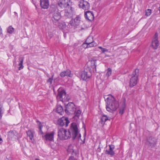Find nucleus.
<instances>
[{"instance_id":"a19ab883","label":"nucleus","mask_w":160,"mask_h":160,"mask_svg":"<svg viewBox=\"0 0 160 160\" xmlns=\"http://www.w3.org/2000/svg\"><path fill=\"white\" fill-rule=\"evenodd\" d=\"M65 124H66V122L65 121L63 122V126L65 125Z\"/></svg>"},{"instance_id":"a211bd4d","label":"nucleus","mask_w":160,"mask_h":160,"mask_svg":"<svg viewBox=\"0 0 160 160\" xmlns=\"http://www.w3.org/2000/svg\"><path fill=\"white\" fill-rule=\"evenodd\" d=\"M60 76L62 78L66 76L72 77V75L71 74L70 70L68 69L66 71H64L61 72L60 74Z\"/></svg>"},{"instance_id":"412c9836","label":"nucleus","mask_w":160,"mask_h":160,"mask_svg":"<svg viewBox=\"0 0 160 160\" xmlns=\"http://www.w3.org/2000/svg\"><path fill=\"white\" fill-rule=\"evenodd\" d=\"M56 112L60 115H62L63 113V110L62 107L60 105H57Z\"/></svg>"},{"instance_id":"c9c22d12","label":"nucleus","mask_w":160,"mask_h":160,"mask_svg":"<svg viewBox=\"0 0 160 160\" xmlns=\"http://www.w3.org/2000/svg\"><path fill=\"white\" fill-rule=\"evenodd\" d=\"M82 46L83 48H88V44L87 43H84L82 45Z\"/></svg>"},{"instance_id":"1a4fd4ad","label":"nucleus","mask_w":160,"mask_h":160,"mask_svg":"<svg viewBox=\"0 0 160 160\" xmlns=\"http://www.w3.org/2000/svg\"><path fill=\"white\" fill-rule=\"evenodd\" d=\"M71 3L70 0H59L58 2V5L62 8H67Z\"/></svg>"},{"instance_id":"a878e982","label":"nucleus","mask_w":160,"mask_h":160,"mask_svg":"<svg viewBox=\"0 0 160 160\" xmlns=\"http://www.w3.org/2000/svg\"><path fill=\"white\" fill-rule=\"evenodd\" d=\"M152 13V10L151 9H148L145 11V16L148 17L150 16Z\"/></svg>"},{"instance_id":"79ce46f5","label":"nucleus","mask_w":160,"mask_h":160,"mask_svg":"<svg viewBox=\"0 0 160 160\" xmlns=\"http://www.w3.org/2000/svg\"><path fill=\"white\" fill-rule=\"evenodd\" d=\"M159 12H160V5L159 7Z\"/></svg>"},{"instance_id":"f257e3e1","label":"nucleus","mask_w":160,"mask_h":160,"mask_svg":"<svg viewBox=\"0 0 160 160\" xmlns=\"http://www.w3.org/2000/svg\"><path fill=\"white\" fill-rule=\"evenodd\" d=\"M79 132L76 123H72L70 128L67 131L63 128H58V136L60 140H66L72 137L73 140L75 139L78 134Z\"/></svg>"},{"instance_id":"7ed1b4c3","label":"nucleus","mask_w":160,"mask_h":160,"mask_svg":"<svg viewBox=\"0 0 160 160\" xmlns=\"http://www.w3.org/2000/svg\"><path fill=\"white\" fill-rule=\"evenodd\" d=\"M61 17L60 13L57 11H55L52 17V21L54 24L58 26L60 29H63L65 28L66 26L64 22L60 23L59 21Z\"/></svg>"},{"instance_id":"f704fd0d","label":"nucleus","mask_w":160,"mask_h":160,"mask_svg":"<svg viewBox=\"0 0 160 160\" xmlns=\"http://www.w3.org/2000/svg\"><path fill=\"white\" fill-rule=\"evenodd\" d=\"M53 80V76L51 78H49L47 80V82L50 83V84H51L52 83V81Z\"/></svg>"},{"instance_id":"dca6fc26","label":"nucleus","mask_w":160,"mask_h":160,"mask_svg":"<svg viewBox=\"0 0 160 160\" xmlns=\"http://www.w3.org/2000/svg\"><path fill=\"white\" fill-rule=\"evenodd\" d=\"M40 5L42 8L48 9L49 6L48 0H40Z\"/></svg>"},{"instance_id":"37998d69","label":"nucleus","mask_w":160,"mask_h":160,"mask_svg":"<svg viewBox=\"0 0 160 160\" xmlns=\"http://www.w3.org/2000/svg\"><path fill=\"white\" fill-rule=\"evenodd\" d=\"M81 134H79V136H78V137H79V138H80V137H81Z\"/></svg>"},{"instance_id":"4468645a","label":"nucleus","mask_w":160,"mask_h":160,"mask_svg":"<svg viewBox=\"0 0 160 160\" xmlns=\"http://www.w3.org/2000/svg\"><path fill=\"white\" fill-rule=\"evenodd\" d=\"M79 6L85 10H88L90 8V5L88 2L84 0H81L79 4Z\"/></svg>"},{"instance_id":"e433bc0d","label":"nucleus","mask_w":160,"mask_h":160,"mask_svg":"<svg viewBox=\"0 0 160 160\" xmlns=\"http://www.w3.org/2000/svg\"><path fill=\"white\" fill-rule=\"evenodd\" d=\"M68 160H77L73 156H71L69 157Z\"/></svg>"},{"instance_id":"bb28decb","label":"nucleus","mask_w":160,"mask_h":160,"mask_svg":"<svg viewBox=\"0 0 160 160\" xmlns=\"http://www.w3.org/2000/svg\"><path fill=\"white\" fill-rule=\"evenodd\" d=\"M14 31V28L12 26L8 27L7 30V32L10 34H12Z\"/></svg>"},{"instance_id":"9b49d317","label":"nucleus","mask_w":160,"mask_h":160,"mask_svg":"<svg viewBox=\"0 0 160 160\" xmlns=\"http://www.w3.org/2000/svg\"><path fill=\"white\" fill-rule=\"evenodd\" d=\"M66 122V124H65V127H67L70 123V122L68 119V118L62 117V118L58 120L57 123L58 124L61 126H63V122Z\"/></svg>"},{"instance_id":"f03ea898","label":"nucleus","mask_w":160,"mask_h":160,"mask_svg":"<svg viewBox=\"0 0 160 160\" xmlns=\"http://www.w3.org/2000/svg\"><path fill=\"white\" fill-rule=\"evenodd\" d=\"M107 98L106 105L107 110L110 112L115 111L118 108L119 104L114 98L111 95H109Z\"/></svg>"},{"instance_id":"f3484780","label":"nucleus","mask_w":160,"mask_h":160,"mask_svg":"<svg viewBox=\"0 0 160 160\" xmlns=\"http://www.w3.org/2000/svg\"><path fill=\"white\" fill-rule=\"evenodd\" d=\"M109 150H106L105 151V153L106 154L110 155L111 156H113L115 154V152L113 150L114 148V145L111 144L109 145Z\"/></svg>"},{"instance_id":"2eb2a0df","label":"nucleus","mask_w":160,"mask_h":160,"mask_svg":"<svg viewBox=\"0 0 160 160\" xmlns=\"http://www.w3.org/2000/svg\"><path fill=\"white\" fill-rule=\"evenodd\" d=\"M85 17L86 19L89 21H92L94 18V14L92 12L88 11L85 12Z\"/></svg>"},{"instance_id":"cd10ccee","label":"nucleus","mask_w":160,"mask_h":160,"mask_svg":"<svg viewBox=\"0 0 160 160\" xmlns=\"http://www.w3.org/2000/svg\"><path fill=\"white\" fill-rule=\"evenodd\" d=\"M112 73V69L110 68H108L107 69V72L106 74V76L107 77H109L110 76Z\"/></svg>"},{"instance_id":"ddd939ff","label":"nucleus","mask_w":160,"mask_h":160,"mask_svg":"<svg viewBox=\"0 0 160 160\" xmlns=\"http://www.w3.org/2000/svg\"><path fill=\"white\" fill-rule=\"evenodd\" d=\"M81 78L84 80H86L91 76V74L90 71L84 70L81 72Z\"/></svg>"},{"instance_id":"20e7f679","label":"nucleus","mask_w":160,"mask_h":160,"mask_svg":"<svg viewBox=\"0 0 160 160\" xmlns=\"http://www.w3.org/2000/svg\"><path fill=\"white\" fill-rule=\"evenodd\" d=\"M139 69H137L132 74L129 83L130 86L131 87H133L137 84L139 76Z\"/></svg>"},{"instance_id":"7c9ffc66","label":"nucleus","mask_w":160,"mask_h":160,"mask_svg":"<svg viewBox=\"0 0 160 160\" xmlns=\"http://www.w3.org/2000/svg\"><path fill=\"white\" fill-rule=\"evenodd\" d=\"M3 113L2 107L0 105V119L2 118V114Z\"/></svg>"},{"instance_id":"c756f323","label":"nucleus","mask_w":160,"mask_h":160,"mask_svg":"<svg viewBox=\"0 0 160 160\" xmlns=\"http://www.w3.org/2000/svg\"><path fill=\"white\" fill-rule=\"evenodd\" d=\"M65 97H64L63 98V101H69V100L70 99V97L68 95H67L66 94V95H65Z\"/></svg>"},{"instance_id":"c03bdc74","label":"nucleus","mask_w":160,"mask_h":160,"mask_svg":"<svg viewBox=\"0 0 160 160\" xmlns=\"http://www.w3.org/2000/svg\"><path fill=\"white\" fill-rule=\"evenodd\" d=\"M106 56L108 57V55H106Z\"/></svg>"},{"instance_id":"0eeeda50","label":"nucleus","mask_w":160,"mask_h":160,"mask_svg":"<svg viewBox=\"0 0 160 160\" xmlns=\"http://www.w3.org/2000/svg\"><path fill=\"white\" fill-rule=\"evenodd\" d=\"M58 93L57 97V101H60L63 102V98L65 97L66 95V92L62 88H59L58 90Z\"/></svg>"},{"instance_id":"72a5a7b5","label":"nucleus","mask_w":160,"mask_h":160,"mask_svg":"<svg viewBox=\"0 0 160 160\" xmlns=\"http://www.w3.org/2000/svg\"><path fill=\"white\" fill-rule=\"evenodd\" d=\"M124 106H123L122 108H120L119 109L120 114H122L123 113L124 110Z\"/></svg>"},{"instance_id":"39448f33","label":"nucleus","mask_w":160,"mask_h":160,"mask_svg":"<svg viewBox=\"0 0 160 160\" xmlns=\"http://www.w3.org/2000/svg\"><path fill=\"white\" fill-rule=\"evenodd\" d=\"M80 18L79 16H77L73 20H71L68 24V28H75L78 26L80 23Z\"/></svg>"},{"instance_id":"473e14b6","label":"nucleus","mask_w":160,"mask_h":160,"mask_svg":"<svg viewBox=\"0 0 160 160\" xmlns=\"http://www.w3.org/2000/svg\"><path fill=\"white\" fill-rule=\"evenodd\" d=\"M65 16L68 18L70 17L71 16V14L68 12H66L65 13Z\"/></svg>"},{"instance_id":"2f4dec72","label":"nucleus","mask_w":160,"mask_h":160,"mask_svg":"<svg viewBox=\"0 0 160 160\" xmlns=\"http://www.w3.org/2000/svg\"><path fill=\"white\" fill-rule=\"evenodd\" d=\"M81 111L80 110H78L76 112L75 116L78 118L81 114Z\"/></svg>"},{"instance_id":"423d86ee","label":"nucleus","mask_w":160,"mask_h":160,"mask_svg":"<svg viewBox=\"0 0 160 160\" xmlns=\"http://www.w3.org/2000/svg\"><path fill=\"white\" fill-rule=\"evenodd\" d=\"M65 112L67 113H71L74 112L76 109L75 105L73 103L69 102L65 106Z\"/></svg>"},{"instance_id":"ea45409f","label":"nucleus","mask_w":160,"mask_h":160,"mask_svg":"<svg viewBox=\"0 0 160 160\" xmlns=\"http://www.w3.org/2000/svg\"><path fill=\"white\" fill-rule=\"evenodd\" d=\"M2 142V140L1 138L0 137V143H1Z\"/></svg>"},{"instance_id":"4be33fe9","label":"nucleus","mask_w":160,"mask_h":160,"mask_svg":"<svg viewBox=\"0 0 160 160\" xmlns=\"http://www.w3.org/2000/svg\"><path fill=\"white\" fill-rule=\"evenodd\" d=\"M37 122L38 126L39 133L41 135H42L43 134V132L42 131V127H43V126L39 121H37Z\"/></svg>"},{"instance_id":"c85d7f7f","label":"nucleus","mask_w":160,"mask_h":160,"mask_svg":"<svg viewBox=\"0 0 160 160\" xmlns=\"http://www.w3.org/2000/svg\"><path fill=\"white\" fill-rule=\"evenodd\" d=\"M98 48L101 49L102 53H104L105 52H108V50L105 48H102L101 47H99Z\"/></svg>"},{"instance_id":"58836bf2","label":"nucleus","mask_w":160,"mask_h":160,"mask_svg":"<svg viewBox=\"0 0 160 160\" xmlns=\"http://www.w3.org/2000/svg\"><path fill=\"white\" fill-rule=\"evenodd\" d=\"M2 34V29L0 27V35Z\"/></svg>"},{"instance_id":"b1692460","label":"nucleus","mask_w":160,"mask_h":160,"mask_svg":"<svg viewBox=\"0 0 160 160\" xmlns=\"http://www.w3.org/2000/svg\"><path fill=\"white\" fill-rule=\"evenodd\" d=\"M93 38L92 36H89L87 38L85 41V42L88 43L89 42H92L94 41L93 40Z\"/></svg>"},{"instance_id":"aec40b11","label":"nucleus","mask_w":160,"mask_h":160,"mask_svg":"<svg viewBox=\"0 0 160 160\" xmlns=\"http://www.w3.org/2000/svg\"><path fill=\"white\" fill-rule=\"evenodd\" d=\"M34 131L31 130H28L26 132L27 136L31 140H32L34 137Z\"/></svg>"},{"instance_id":"f8f14e48","label":"nucleus","mask_w":160,"mask_h":160,"mask_svg":"<svg viewBox=\"0 0 160 160\" xmlns=\"http://www.w3.org/2000/svg\"><path fill=\"white\" fill-rule=\"evenodd\" d=\"M157 142V140L155 138L152 137H150L148 139L147 144L151 147H154Z\"/></svg>"},{"instance_id":"4c0bfd02","label":"nucleus","mask_w":160,"mask_h":160,"mask_svg":"<svg viewBox=\"0 0 160 160\" xmlns=\"http://www.w3.org/2000/svg\"><path fill=\"white\" fill-rule=\"evenodd\" d=\"M93 62L94 63V67L96 69V60H93Z\"/></svg>"},{"instance_id":"6ab92c4d","label":"nucleus","mask_w":160,"mask_h":160,"mask_svg":"<svg viewBox=\"0 0 160 160\" xmlns=\"http://www.w3.org/2000/svg\"><path fill=\"white\" fill-rule=\"evenodd\" d=\"M18 59L20 62L18 64V66H19L18 70H20L23 69L24 67V66L23 65V63L24 59V57H20Z\"/></svg>"},{"instance_id":"393cba45","label":"nucleus","mask_w":160,"mask_h":160,"mask_svg":"<svg viewBox=\"0 0 160 160\" xmlns=\"http://www.w3.org/2000/svg\"><path fill=\"white\" fill-rule=\"evenodd\" d=\"M88 44V48H91L94 46H96L97 45V43L94 41H93L92 42H90L87 43Z\"/></svg>"},{"instance_id":"9d476101","label":"nucleus","mask_w":160,"mask_h":160,"mask_svg":"<svg viewBox=\"0 0 160 160\" xmlns=\"http://www.w3.org/2000/svg\"><path fill=\"white\" fill-rule=\"evenodd\" d=\"M158 33L157 32H156L152 41V47L154 49H157L159 46V42L158 38Z\"/></svg>"},{"instance_id":"6e6552de","label":"nucleus","mask_w":160,"mask_h":160,"mask_svg":"<svg viewBox=\"0 0 160 160\" xmlns=\"http://www.w3.org/2000/svg\"><path fill=\"white\" fill-rule=\"evenodd\" d=\"M54 134L55 132L54 131L51 132H47L44 136H42V137L46 141L52 142L54 141Z\"/></svg>"},{"instance_id":"5701e85b","label":"nucleus","mask_w":160,"mask_h":160,"mask_svg":"<svg viewBox=\"0 0 160 160\" xmlns=\"http://www.w3.org/2000/svg\"><path fill=\"white\" fill-rule=\"evenodd\" d=\"M108 119V118L106 115H103L101 118V121L102 124H103Z\"/></svg>"}]
</instances>
